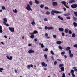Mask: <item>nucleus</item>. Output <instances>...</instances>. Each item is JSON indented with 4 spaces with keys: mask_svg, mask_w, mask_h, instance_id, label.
<instances>
[{
    "mask_svg": "<svg viewBox=\"0 0 77 77\" xmlns=\"http://www.w3.org/2000/svg\"><path fill=\"white\" fill-rule=\"evenodd\" d=\"M54 13L55 14H59V13L61 14L62 12L58 11L56 10H55V11L52 10V12H51V15H54Z\"/></svg>",
    "mask_w": 77,
    "mask_h": 77,
    "instance_id": "nucleus-1",
    "label": "nucleus"
},
{
    "mask_svg": "<svg viewBox=\"0 0 77 77\" xmlns=\"http://www.w3.org/2000/svg\"><path fill=\"white\" fill-rule=\"evenodd\" d=\"M31 7L29 5V4H27V7H26V9L28 10V11H32L31 8Z\"/></svg>",
    "mask_w": 77,
    "mask_h": 77,
    "instance_id": "nucleus-2",
    "label": "nucleus"
},
{
    "mask_svg": "<svg viewBox=\"0 0 77 77\" xmlns=\"http://www.w3.org/2000/svg\"><path fill=\"white\" fill-rule=\"evenodd\" d=\"M71 7L72 9H75L77 8V4H74L71 5Z\"/></svg>",
    "mask_w": 77,
    "mask_h": 77,
    "instance_id": "nucleus-3",
    "label": "nucleus"
},
{
    "mask_svg": "<svg viewBox=\"0 0 77 77\" xmlns=\"http://www.w3.org/2000/svg\"><path fill=\"white\" fill-rule=\"evenodd\" d=\"M8 29L11 32H14V28L9 27Z\"/></svg>",
    "mask_w": 77,
    "mask_h": 77,
    "instance_id": "nucleus-4",
    "label": "nucleus"
},
{
    "mask_svg": "<svg viewBox=\"0 0 77 77\" xmlns=\"http://www.w3.org/2000/svg\"><path fill=\"white\" fill-rule=\"evenodd\" d=\"M41 65L42 66H44L45 67H47V64H45V63L44 62H42L41 63Z\"/></svg>",
    "mask_w": 77,
    "mask_h": 77,
    "instance_id": "nucleus-5",
    "label": "nucleus"
},
{
    "mask_svg": "<svg viewBox=\"0 0 77 77\" xmlns=\"http://www.w3.org/2000/svg\"><path fill=\"white\" fill-rule=\"evenodd\" d=\"M28 53L29 54H31V53H34V51L32 50H29L28 51Z\"/></svg>",
    "mask_w": 77,
    "mask_h": 77,
    "instance_id": "nucleus-6",
    "label": "nucleus"
},
{
    "mask_svg": "<svg viewBox=\"0 0 77 77\" xmlns=\"http://www.w3.org/2000/svg\"><path fill=\"white\" fill-rule=\"evenodd\" d=\"M75 1L74 0H70L69 1V3L71 4L72 3H75Z\"/></svg>",
    "mask_w": 77,
    "mask_h": 77,
    "instance_id": "nucleus-7",
    "label": "nucleus"
},
{
    "mask_svg": "<svg viewBox=\"0 0 77 77\" xmlns=\"http://www.w3.org/2000/svg\"><path fill=\"white\" fill-rule=\"evenodd\" d=\"M52 5L54 6H56L57 5V3L56 2H53Z\"/></svg>",
    "mask_w": 77,
    "mask_h": 77,
    "instance_id": "nucleus-8",
    "label": "nucleus"
},
{
    "mask_svg": "<svg viewBox=\"0 0 77 77\" xmlns=\"http://www.w3.org/2000/svg\"><path fill=\"white\" fill-rule=\"evenodd\" d=\"M62 43V42L60 41H58L57 42V44H58L59 45H60V44Z\"/></svg>",
    "mask_w": 77,
    "mask_h": 77,
    "instance_id": "nucleus-9",
    "label": "nucleus"
},
{
    "mask_svg": "<svg viewBox=\"0 0 77 77\" xmlns=\"http://www.w3.org/2000/svg\"><path fill=\"white\" fill-rule=\"evenodd\" d=\"M3 21L4 22L3 23H7V19L6 18H4L3 19Z\"/></svg>",
    "mask_w": 77,
    "mask_h": 77,
    "instance_id": "nucleus-10",
    "label": "nucleus"
},
{
    "mask_svg": "<svg viewBox=\"0 0 77 77\" xmlns=\"http://www.w3.org/2000/svg\"><path fill=\"white\" fill-rule=\"evenodd\" d=\"M7 59L9 60H12V56H10V58L9 57V56H7Z\"/></svg>",
    "mask_w": 77,
    "mask_h": 77,
    "instance_id": "nucleus-11",
    "label": "nucleus"
},
{
    "mask_svg": "<svg viewBox=\"0 0 77 77\" xmlns=\"http://www.w3.org/2000/svg\"><path fill=\"white\" fill-rule=\"evenodd\" d=\"M71 49V47H67L66 48V51H68V50H69Z\"/></svg>",
    "mask_w": 77,
    "mask_h": 77,
    "instance_id": "nucleus-12",
    "label": "nucleus"
},
{
    "mask_svg": "<svg viewBox=\"0 0 77 77\" xmlns=\"http://www.w3.org/2000/svg\"><path fill=\"white\" fill-rule=\"evenodd\" d=\"M58 18H59L61 20H63V18L62 17H60V16H58Z\"/></svg>",
    "mask_w": 77,
    "mask_h": 77,
    "instance_id": "nucleus-13",
    "label": "nucleus"
},
{
    "mask_svg": "<svg viewBox=\"0 0 77 77\" xmlns=\"http://www.w3.org/2000/svg\"><path fill=\"white\" fill-rule=\"evenodd\" d=\"M0 32L1 33H3V31L2 30V26H0Z\"/></svg>",
    "mask_w": 77,
    "mask_h": 77,
    "instance_id": "nucleus-14",
    "label": "nucleus"
},
{
    "mask_svg": "<svg viewBox=\"0 0 77 77\" xmlns=\"http://www.w3.org/2000/svg\"><path fill=\"white\" fill-rule=\"evenodd\" d=\"M64 66V65H63V64H61L59 65V68H60V67L61 68L62 67H63V66Z\"/></svg>",
    "mask_w": 77,
    "mask_h": 77,
    "instance_id": "nucleus-15",
    "label": "nucleus"
},
{
    "mask_svg": "<svg viewBox=\"0 0 77 77\" xmlns=\"http://www.w3.org/2000/svg\"><path fill=\"white\" fill-rule=\"evenodd\" d=\"M68 30H69V29H65L64 30V32L66 33H68Z\"/></svg>",
    "mask_w": 77,
    "mask_h": 77,
    "instance_id": "nucleus-16",
    "label": "nucleus"
},
{
    "mask_svg": "<svg viewBox=\"0 0 77 77\" xmlns=\"http://www.w3.org/2000/svg\"><path fill=\"white\" fill-rule=\"evenodd\" d=\"M61 71H65V68L64 67H61L60 68Z\"/></svg>",
    "mask_w": 77,
    "mask_h": 77,
    "instance_id": "nucleus-17",
    "label": "nucleus"
},
{
    "mask_svg": "<svg viewBox=\"0 0 77 77\" xmlns=\"http://www.w3.org/2000/svg\"><path fill=\"white\" fill-rule=\"evenodd\" d=\"M70 15V13H68V14H64V15L65 17H68V16H69Z\"/></svg>",
    "mask_w": 77,
    "mask_h": 77,
    "instance_id": "nucleus-18",
    "label": "nucleus"
},
{
    "mask_svg": "<svg viewBox=\"0 0 77 77\" xmlns=\"http://www.w3.org/2000/svg\"><path fill=\"white\" fill-rule=\"evenodd\" d=\"M59 31H60L61 32H63L64 29H63L62 28H59Z\"/></svg>",
    "mask_w": 77,
    "mask_h": 77,
    "instance_id": "nucleus-19",
    "label": "nucleus"
},
{
    "mask_svg": "<svg viewBox=\"0 0 77 77\" xmlns=\"http://www.w3.org/2000/svg\"><path fill=\"white\" fill-rule=\"evenodd\" d=\"M73 24L74 27H77V23L75 22H73Z\"/></svg>",
    "mask_w": 77,
    "mask_h": 77,
    "instance_id": "nucleus-20",
    "label": "nucleus"
},
{
    "mask_svg": "<svg viewBox=\"0 0 77 77\" xmlns=\"http://www.w3.org/2000/svg\"><path fill=\"white\" fill-rule=\"evenodd\" d=\"M3 24L5 26H6L7 27H8V26H9V24H7L5 22H3Z\"/></svg>",
    "mask_w": 77,
    "mask_h": 77,
    "instance_id": "nucleus-21",
    "label": "nucleus"
},
{
    "mask_svg": "<svg viewBox=\"0 0 77 77\" xmlns=\"http://www.w3.org/2000/svg\"><path fill=\"white\" fill-rule=\"evenodd\" d=\"M30 37L31 38H32V39H33V38H35V35H31L30 36Z\"/></svg>",
    "mask_w": 77,
    "mask_h": 77,
    "instance_id": "nucleus-22",
    "label": "nucleus"
},
{
    "mask_svg": "<svg viewBox=\"0 0 77 77\" xmlns=\"http://www.w3.org/2000/svg\"><path fill=\"white\" fill-rule=\"evenodd\" d=\"M39 45H41L42 48L44 47V45H43V44H41V43H39Z\"/></svg>",
    "mask_w": 77,
    "mask_h": 77,
    "instance_id": "nucleus-23",
    "label": "nucleus"
},
{
    "mask_svg": "<svg viewBox=\"0 0 77 77\" xmlns=\"http://www.w3.org/2000/svg\"><path fill=\"white\" fill-rule=\"evenodd\" d=\"M29 3L30 6H32V5H33V2H32V1L29 2Z\"/></svg>",
    "mask_w": 77,
    "mask_h": 77,
    "instance_id": "nucleus-24",
    "label": "nucleus"
},
{
    "mask_svg": "<svg viewBox=\"0 0 77 77\" xmlns=\"http://www.w3.org/2000/svg\"><path fill=\"white\" fill-rule=\"evenodd\" d=\"M61 3L62 4H64V6L66 5V2L65 1H62L61 2Z\"/></svg>",
    "mask_w": 77,
    "mask_h": 77,
    "instance_id": "nucleus-25",
    "label": "nucleus"
},
{
    "mask_svg": "<svg viewBox=\"0 0 77 77\" xmlns=\"http://www.w3.org/2000/svg\"><path fill=\"white\" fill-rule=\"evenodd\" d=\"M35 3H36L37 5H38V4L39 3V2L38 1V0H35Z\"/></svg>",
    "mask_w": 77,
    "mask_h": 77,
    "instance_id": "nucleus-26",
    "label": "nucleus"
},
{
    "mask_svg": "<svg viewBox=\"0 0 77 77\" xmlns=\"http://www.w3.org/2000/svg\"><path fill=\"white\" fill-rule=\"evenodd\" d=\"M72 37L73 38H75V33H73L72 35Z\"/></svg>",
    "mask_w": 77,
    "mask_h": 77,
    "instance_id": "nucleus-27",
    "label": "nucleus"
},
{
    "mask_svg": "<svg viewBox=\"0 0 77 77\" xmlns=\"http://www.w3.org/2000/svg\"><path fill=\"white\" fill-rule=\"evenodd\" d=\"M53 28L52 27H48V30H53Z\"/></svg>",
    "mask_w": 77,
    "mask_h": 77,
    "instance_id": "nucleus-28",
    "label": "nucleus"
},
{
    "mask_svg": "<svg viewBox=\"0 0 77 77\" xmlns=\"http://www.w3.org/2000/svg\"><path fill=\"white\" fill-rule=\"evenodd\" d=\"M45 14H46V15H50V13L48 11H47L46 12Z\"/></svg>",
    "mask_w": 77,
    "mask_h": 77,
    "instance_id": "nucleus-29",
    "label": "nucleus"
},
{
    "mask_svg": "<svg viewBox=\"0 0 77 77\" xmlns=\"http://www.w3.org/2000/svg\"><path fill=\"white\" fill-rule=\"evenodd\" d=\"M69 56L70 57H71V58H72V57H73V54H69Z\"/></svg>",
    "mask_w": 77,
    "mask_h": 77,
    "instance_id": "nucleus-30",
    "label": "nucleus"
},
{
    "mask_svg": "<svg viewBox=\"0 0 77 77\" xmlns=\"http://www.w3.org/2000/svg\"><path fill=\"white\" fill-rule=\"evenodd\" d=\"M73 69H74V70L75 71H76V72H77V69H76V67H74L73 68Z\"/></svg>",
    "mask_w": 77,
    "mask_h": 77,
    "instance_id": "nucleus-31",
    "label": "nucleus"
},
{
    "mask_svg": "<svg viewBox=\"0 0 77 77\" xmlns=\"http://www.w3.org/2000/svg\"><path fill=\"white\" fill-rule=\"evenodd\" d=\"M74 15H75L76 17H77V12H75L74 13Z\"/></svg>",
    "mask_w": 77,
    "mask_h": 77,
    "instance_id": "nucleus-32",
    "label": "nucleus"
},
{
    "mask_svg": "<svg viewBox=\"0 0 77 77\" xmlns=\"http://www.w3.org/2000/svg\"><path fill=\"white\" fill-rule=\"evenodd\" d=\"M70 72H71V74H73L74 72V71L73 69H72L70 71Z\"/></svg>",
    "mask_w": 77,
    "mask_h": 77,
    "instance_id": "nucleus-33",
    "label": "nucleus"
},
{
    "mask_svg": "<svg viewBox=\"0 0 77 77\" xmlns=\"http://www.w3.org/2000/svg\"><path fill=\"white\" fill-rule=\"evenodd\" d=\"M13 12L15 13H17V9H15V10H14Z\"/></svg>",
    "mask_w": 77,
    "mask_h": 77,
    "instance_id": "nucleus-34",
    "label": "nucleus"
},
{
    "mask_svg": "<svg viewBox=\"0 0 77 77\" xmlns=\"http://www.w3.org/2000/svg\"><path fill=\"white\" fill-rule=\"evenodd\" d=\"M53 37L55 39H56V38H57V36H56V35H53Z\"/></svg>",
    "mask_w": 77,
    "mask_h": 77,
    "instance_id": "nucleus-35",
    "label": "nucleus"
},
{
    "mask_svg": "<svg viewBox=\"0 0 77 77\" xmlns=\"http://www.w3.org/2000/svg\"><path fill=\"white\" fill-rule=\"evenodd\" d=\"M27 69H30V65H27Z\"/></svg>",
    "mask_w": 77,
    "mask_h": 77,
    "instance_id": "nucleus-36",
    "label": "nucleus"
},
{
    "mask_svg": "<svg viewBox=\"0 0 77 77\" xmlns=\"http://www.w3.org/2000/svg\"><path fill=\"white\" fill-rule=\"evenodd\" d=\"M73 17V19L74 21H76L77 20V18L74 17Z\"/></svg>",
    "mask_w": 77,
    "mask_h": 77,
    "instance_id": "nucleus-37",
    "label": "nucleus"
},
{
    "mask_svg": "<svg viewBox=\"0 0 77 77\" xmlns=\"http://www.w3.org/2000/svg\"><path fill=\"white\" fill-rule=\"evenodd\" d=\"M33 32L34 34H36V33H38V31L36 30L34 31Z\"/></svg>",
    "mask_w": 77,
    "mask_h": 77,
    "instance_id": "nucleus-38",
    "label": "nucleus"
},
{
    "mask_svg": "<svg viewBox=\"0 0 77 77\" xmlns=\"http://www.w3.org/2000/svg\"><path fill=\"white\" fill-rule=\"evenodd\" d=\"M69 34H70V35H71V34H72V31H71V30H69Z\"/></svg>",
    "mask_w": 77,
    "mask_h": 77,
    "instance_id": "nucleus-39",
    "label": "nucleus"
},
{
    "mask_svg": "<svg viewBox=\"0 0 77 77\" xmlns=\"http://www.w3.org/2000/svg\"><path fill=\"white\" fill-rule=\"evenodd\" d=\"M31 24L33 26L34 24H35V21H34V20H33V22H32Z\"/></svg>",
    "mask_w": 77,
    "mask_h": 77,
    "instance_id": "nucleus-40",
    "label": "nucleus"
},
{
    "mask_svg": "<svg viewBox=\"0 0 77 77\" xmlns=\"http://www.w3.org/2000/svg\"><path fill=\"white\" fill-rule=\"evenodd\" d=\"M44 6V5L41 4V5H40V7L41 8H42Z\"/></svg>",
    "mask_w": 77,
    "mask_h": 77,
    "instance_id": "nucleus-41",
    "label": "nucleus"
},
{
    "mask_svg": "<svg viewBox=\"0 0 77 77\" xmlns=\"http://www.w3.org/2000/svg\"><path fill=\"white\" fill-rule=\"evenodd\" d=\"M51 53L52 55H54V53H53V52L52 51H51Z\"/></svg>",
    "mask_w": 77,
    "mask_h": 77,
    "instance_id": "nucleus-42",
    "label": "nucleus"
},
{
    "mask_svg": "<svg viewBox=\"0 0 77 77\" xmlns=\"http://www.w3.org/2000/svg\"><path fill=\"white\" fill-rule=\"evenodd\" d=\"M2 8L3 9V10H6V8L4 6H2Z\"/></svg>",
    "mask_w": 77,
    "mask_h": 77,
    "instance_id": "nucleus-43",
    "label": "nucleus"
},
{
    "mask_svg": "<svg viewBox=\"0 0 77 77\" xmlns=\"http://www.w3.org/2000/svg\"><path fill=\"white\" fill-rule=\"evenodd\" d=\"M2 71H3V70H4V69L2 68H0V72H2Z\"/></svg>",
    "mask_w": 77,
    "mask_h": 77,
    "instance_id": "nucleus-44",
    "label": "nucleus"
},
{
    "mask_svg": "<svg viewBox=\"0 0 77 77\" xmlns=\"http://www.w3.org/2000/svg\"><path fill=\"white\" fill-rule=\"evenodd\" d=\"M43 51H48V48H45V50H43Z\"/></svg>",
    "mask_w": 77,
    "mask_h": 77,
    "instance_id": "nucleus-45",
    "label": "nucleus"
},
{
    "mask_svg": "<svg viewBox=\"0 0 77 77\" xmlns=\"http://www.w3.org/2000/svg\"><path fill=\"white\" fill-rule=\"evenodd\" d=\"M44 57L46 59H47V55L46 54L44 55Z\"/></svg>",
    "mask_w": 77,
    "mask_h": 77,
    "instance_id": "nucleus-46",
    "label": "nucleus"
},
{
    "mask_svg": "<svg viewBox=\"0 0 77 77\" xmlns=\"http://www.w3.org/2000/svg\"><path fill=\"white\" fill-rule=\"evenodd\" d=\"M44 20L45 21H48V19L47 18H45L44 19Z\"/></svg>",
    "mask_w": 77,
    "mask_h": 77,
    "instance_id": "nucleus-47",
    "label": "nucleus"
},
{
    "mask_svg": "<svg viewBox=\"0 0 77 77\" xmlns=\"http://www.w3.org/2000/svg\"><path fill=\"white\" fill-rule=\"evenodd\" d=\"M59 49H60L61 50H62V47H61L60 46H59Z\"/></svg>",
    "mask_w": 77,
    "mask_h": 77,
    "instance_id": "nucleus-48",
    "label": "nucleus"
},
{
    "mask_svg": "<svg viewBox=\"0 0 77 77\" xmlns=\"http://www.w3.org/2000/svg\"><path fill=\"white\" fill-rule=\"evenodd\" d=\"M65 52L63 51L61 53V54H62V55H63L65 54Z\"/></svg>",
    "mask_w": 77,
    "mask_h": 77,
    "instance_id": "nucleus-49",
    "label": "nucleus"
},
{
    "mask_svg": "<svg viewBox=\"0 0 77 77\" xmlns=\"http://www.w3.org/2000/svg\"><path fill=\"white\" fill-rule=\"evenodd\" d=\"M45 30H47V29H48V27L47 26H45Z\"/></svg>",
    "mask_w": 77,
    "mask_h": 77,
    "instance_id": "nucleus-50",
    "label": "nucleus"
},
{
    "mask_svg": "<svg viewBox=\"0 0 77 77\" xmlns=\"http://www.w3.org/2000/svg\"><path fill=\"white\" fill-rule=\"evenodd\" d=\"M66 18L68 20H69L71 19V17H66Z\"/></svg>",
    "mask_w": 77,
    "mask_h": 77,
    "instance_id": "nucleus-51",
    "label": "nucleus"
},
{
    "mask_svg": "<svg viewBox=\"0 0 77 77\" xmlns=\"http://www.w3.org/2000/svg\"><path fill=\"white\" fill-rule=\"evenodd\" d=\"M72 77H75V75L74 73H72Z\"/></svg>",
    "mask_w": 77,
    "mask_h": 77,
    "instance_id": "nucleus-52",
    "label": "nucleus"
},
{
    "mask_svg": "<svg viewBox=\"0 0 77 77\" xmlns=\"http://www.w3.org/2000/svg\"><path fill=\"white\" fill-rule=\"evenodd\" d=\"M57 61H55L54 62V65H56V64H57Z\"/></svg>",
    "mask_w": 77,
    "mask_h": 77,
    "instance_id": "nucleus-53",
    "label": "nucleus"
},
{
    "mask_svg": "<svg viewBox=\"0 0 77 77\" xmlns=\"http://www.w3.org/2000/svg\"><path fill=\"white\" fill-rule=\"evenodd\" d=\"M45 9H47H47H48V7H45Z\"/></svg>",
    "mask_w": 77,
    "mask_h": 77,
    "instance_id": "nucleus-54",
    "label": "nucleus"
},
{
    "mask_svg": "<svg viewBox=\"0 0 77 77\" xmlns=\"http://www.w3.org/2000/svg\"><path fill=\"white\" fill-rule=\"evenodd\" d=\"M64 6L66 7V8H68V9H69V7H68V6L67 5H66Z\"/></svg>",
    "mask_w": 77,
    "mask_h": 77,
    "instance_id": "nucleus-55",
    "label": "nucleus"
},
{
    "mask_svg": "<svg viewBox=\"0 0 77 77\" xmlns=\"http://www.w3.org/2000/svg\"><path fill=\"white\" fill-rule=\"evenodd\" d=\"M45 36L46 37H47L48 36V34H47V33H46Z\"/></svg>",
    "mask_w": 77,
    "mask_h": 77,
    "instance_id": "nucleus-56",
    "label": "nucleus"
},
{
    "mask_svg": "<svg viewBox=\"0 0 77 77\" xmlns=\"http://www.w3.org/2000/svg\"><path fill=\"white\" fill-rule=\"evenodd\" d=\"M74 47H75L76 48H77V44L74 45Z\"/></svg>",
    "mask_w": 77,
    "mask_h": 77,
    "instance_id": "nucleus-57",
    "label": "nucleus"
},
{
    "mask_svg": "<svg viewBox=\"0 0 77 77\" xmlns=\"http://www.w3.org/2000/svg\"><path fill=\"white\" fill-rule=\"evenodd\" d=\"M69 54H71V50H69Z\"/></svg>",
    "mask_w": 77,
    "mask_h": 77,
    "instance_id": "nucleus-58",
    "label": "nucleus"
},
{
    "mask_svg": "<svg viewBox=\"0 0 77 77\" xmlns=\"http://www.w3.org/2000/svg\"><path fill=\"white\" fill-rule=\"evenodd\" d=\"M62 35L63 36H65V34L64 33H62Z\"/></svg>",
    "mask_w": 77,
    "mask_h": 77,
    "instance_id": "nucleus-59",
    "label": "nucleus"
},
{
    "mask_svg": "<svg viewBox=\"0 0 77 77\" xmlns=\"http://www.w3.org/2000/svg\"><path fill=\"white\" fill-rule=\"evenodd\" d=\"M28 46H29V47H30V46H31V45H32V44H29L28 45Z\"/></svg>",
    "mask_w": 77,
    "mask_h": 77,
    "instance_id": "nucleus-60",
    "label": "nucleus"
},
{
    "mask_svg": "<svg viewBox=\"0 0 77 77\" xmlns=\"http://www.w3.org/2000/svg\"><path fill=\"white\" fill-rule=\"evenodd\" d=\"M51 58L53 60H54V59L53 58V57H51Z\"/></svg>",
    "mask_w": 77,
    "mask_h": 77,
    "instance_id": "nucleus-61",
    "label": "nucleus"
},
{
    "mask_svg": "<svg viewBox=\"0 0 77 77\" xmlns=\"http://www.w3.org/2000/svg\"><path fill=\"white\" fill-rule=\"evenodd\" d=\"M57 60H58V61H59V62H61V60L59 59H57Z\"/></svg>",
    "mask_w": 77,
    "mask_h": 77,
    "instance_id": "nucleus-62",
    "label": "nucleus"
},
{
    "mask_svg": "<svg viewBox=\"0 0 77 77\" xmlns=\"http://www.w3.org/2000/svg\"><path fill=\"white\" fill-rule=\"evenodd\" d=\"M34 41H35V42H36V41H37V38H35L34 39Z\"/></svg>",
    "mask_w": 77,
    "mask_h": 77,
    "instance_id": "nucleus-63",
    "label": "nucleus"
},
{
    "mask_svg": "<svg viewBox=\"0 0 77 77\" xmlns=\"http://www.w3.org/2000/svg\"><path fill=\"white\" fill-rule=\"evenodd\" d=\"M33 65L32 64H31L30 65V67H33Z\"/></svg>",
    "mask_w": 77,
    "mask_h": 77,
    "instance_id": "nucleus-64",
    "label": "nucleus"
}]
</instances>
